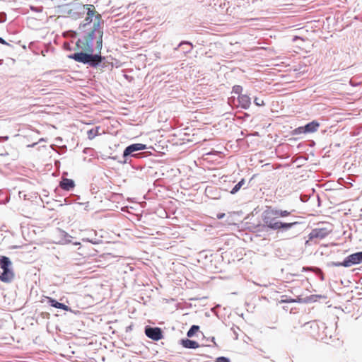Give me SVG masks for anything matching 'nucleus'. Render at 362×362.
Segmentation results:
<instances>
[{
    "mask_svg": "<svg viewBox=\"0 0 362 362\" xmlns=\"http://www.w3.org/2000/svg\"><path fill=\"white\" fill-rule=\"evenodd\" d=\"M92 68L103 69L107 66V59L101 56L104 21L92 5Z\"/></svg>",
    "mask_w": 362,
    "mask_h": 362,
    "instance_id": "f257e3e1",
    "label": "nucleus"
},
{
    "mask_svg": "<svg viewBox=\"0 0 362 362\" xmlns=\"http://www.w3.org/2000/svg\"><path fill=\"white\" fill-rule=\"evenodd\" d=\"M263 227H267L273 230L284 233L294 228L300 223L298 221L282 222L279 220V216L275 211V208L268 207L262 214Z\"/></svg>",
    "mask_w": 362,
    "mask_h": 362,
    "instance_id": "f03ea898",
    "label": "nucleus"
},
{
    "mask_svg": "<svg viewBox=\"0 0 362 362\" xmlns=\"http://www.w3.org/2000/svg\"><path fill=\"white\" fill-rule=\"evenodd\" d=\"M147 146L141 143L132 144L127 146L119 158L117 156L110 157L111 159L117 160L121 165L129 164L132 163V158H140L145 157V153L139 152L146 150Z\"/></svg>",
    "mask_w": 362,
    "mask_h": 362,
    "instance_id": "7ed1b4c3",
    "label": "nucleus"
},
{
    "mask_svg": "<svg viewBox=\"0 0 362 362\" xmlns=\"http://www.w3.org/2000/svg\"><path fill=\"white\" fill-rule=\"evenodd\" d=\"M0 268L3 270L0 274V280L4 283H11L13 280L15 274L9 257L0 256Z\"/></svg>",
    "mask_w": 362,
    "mask_h": 362,
    "instance_id": "20e7f679",
    "label": "nucleus"
},
{
    "mask_svg": "<svg viewBox=\"0 0 362 362\" xmlns=\"http://www.w3.org/2000/svg\"><path fill=\"white\" fill-rule=\"evenodd\" d=\"M95 272V271H92V287L93 286L98 293L105 294L104 291H107L109 286L107 284V281L99 279L97 276L98 274H94Z\"/></svg>",
    "mask_w": 362,
    "mask_h": 362,
    "instance_id": "39448f33",
    "label": "nucleus"
},
{
    "mask_svg": "<svg viewBox=\"0 0 362 362\" xmlns=\"http://www.w3.org/2000/svg\"><path fill=\"white\" fill-rule=\"evenodd\" d=\"M95 238H92V245H103V243H109V236L108 233L103 230L100 229L98 231L94 230Z\"/></svg>",
    "mask_w": 362,
    "mask_h": 362,
    "instance_id": "423d86ee",
    "label": "nucleus"
},
{
    "mask_svg": "<svg viewBox=\"0 0 362 362\" xmlns=\"http://www.w3.org/2000/svg\"><path fill=\"white\" fill-rule=\"evenodd\" d=\"M320 127V124L317 121H312L308 124H306L303 127H299L294 129V134H305V133H313L315 132L318 127Z\"/></svg>",
    "mask_w": 362,
    "mask_h": 362,
    "instance_id": "0eeeda50",
    "label": "nucleus"
},
{
    "mask_svg": "<svg viewBox=\"0 0 362 362\" xmlns=\"http://www.w3.org/2000/svg\"><path fill=\"white\" fill-rule=\"evenodd\" d=\"M76 46L81 49L90 51V32H85L76 41Z\"/></svg>",
    "mask_w": 362,
    "mask_h": 362,
    "instance_id": "6e6552de",
    "label": "nucleus"
},
{
    "mask_svg": "<svg viewBox=\"0 0 362 362\" xmlns=\"http://www.w3.org/2000/svg\"><path fill=\"white\" fill-rule=\"evenodd\" d=\"M145 334L148 338L154 341H158L163 338L162 329L157 327L146 326Z\"/></svg>",
    "mask_w": 362,
    "mask_h": 362,
    "instance_id": "1a4fd4ad",
    "label": "nucleus"
},
{
    "mask_svg": "<svg viewBox=\"0 0 362 362\" xmlns=\"http://www.w3.org/2000/svg\"><path fill=\"white\" fill-rule=\"evenodd\" d=\"M69 58L85 64L90 65V53L87 52H75L69 55Z\"/></svg>",
    "mask_w": 362,
    "mask_h": 362,
    "instance_id": "9d476101",
    "label": "nucleus"
},
{
    "mask_svg": "<svg viewBox=\"0 0 362 362\" xmlns=\"http://www.w3.org/2000/svg\"><path fill=\"white\" fill-rule=\"evenodd\" d=\"M331 232V230L327 228H317L313 229L309 234V239L313 240L315 238L323 239L327 237Z\"/></svg>",
    "mask_w": 362,
    "mask_h": 362,
    "instance_id": "9b49d317",
    "label": "nucleus"
},
{
    "mask_svg": "<svg viewBox=\"0 0 362 362\" xmlns=\"http://www.w3.org/2000/svg\"><path fill=\"white\" fill-rule=\"evenodd\" d=\"M362 262V251L355 252L346 257L345 258V264L349 267L355 264H358Z\"/></svg>",
    "mask_w": 362,
    "mask_h": 362,
    "instance_id": "f8f14e48",
    "label": "nucleus"
},
{
    "mask_svg": "<svg viewBox=\"0 0 362 362\" xmlns=\"http://www.w3.org/2000/svg\"><path fill=\"white\" fill-rule=\"evenodd\" d=\"M305 326H309L310 329H313V334H318L320 330L323 332L327 329L325 324L319 320H314L309 322H306Z\"/></svg>",
    "mask_w": 362,
    "mask_h": 362,
    "instance_id": "ddd939ff",
    "label": "nucleus"
},
{
    "mask_svg": "<svg viewBox=\"0 0 362 362\" xmlns=\"http://www.w3.org/2000/svg\"><path fill=\"white\" fill-rule=\"evenodd\" d=\"M193 47L192 42L189 41H182L174 49L177 50L179 48H181L184 54H188L192 52Z\"/></svg>",
    "mask_w": 362,
    "mask_h": 362,
    "instance_id": "4468645a",
    "label": "nucleus"
},
{
    "mask_svg": "<svg viewBox=\"0 0 362 362\" xmlns=\"http://www.w3.org/2000/svg\"><path fill=\"white\" fill-rule=\"evenodd\" d=\"M59 187L64 190L70 191L75 187V183L71 179L63 178L59 182Z\"/></svg>",
    "mask_w": 362,
    "mask_h": 362,
    "instance_id": "2eb2a0df",
    "label": "nucleus"
},
{
    "mask_svg": "<svg viewBox=\"0 0 362 362\" xmlns=\"http://www.w3.org/2000/svg\"><path fill=\"white\" fill-rule=\"evenodd\" d=\"M240 106L247 110L250 107L251 104V99L247 95H240L238 98Z\"/></svg>",
    "mask_w": 362,
    "mask_h": 362,
    "instance_id": "dca6fc26",
    "label": "nucleus"
},
{
    "mask_svg": "<svg viewBox=\"0 0 362 362\" xmlns=\"http://www.w3.org/2000/svg\"><path fill=\"white\" fill-rule=\"evenodd\" d=\"M47 303H49V305L50 306L54 307L55 308L62 309L64 310H70V308L68 305H66L62 303H59L57 300H55L52 298H50V297L47 298Z\"/></svg>",
    "mask_w": 362,
    "mask_h": 362,
    "instance_id": "f3484780",
    "label": "nucleus"
},
{
    "mask_svg": "<svg viewBox=\"0 0 362 362\" xmlns=\"http://www.w3.org/2000/svg\"><path fill=\"white\" fill-rule=\"evenodd\" d=\"M180 344L185 349H194L199 347L198 342L189 339H182L180 340Z\"/></svg>",
    "mask_w": 362,
    "mask_h": 362,
    "instance_id": "a211bd4d",
    "label": "nucleus"
},
{
    "mask_svg": "<svg viewBox=\"0 0 362 362\" xmlns=\"http://www.w3.org/2000/svg\"><path fill=\"white\" fill-rule=\"evenodd\" d=\"M275 211L276 213L277 214V216H279V217H282V218H284V217H287V216H289L290 218V221H296L294 220V218H296V216H293L292 215V213L295 211V210H291V211H287V210H282V209H276L275 208Z\"/></svg>",
    "mask_w": 362,
    "mask_h": 362,
    "instance_id": "6ab92c4d",
    "label": "nucleus"
},
{
    "mask_svg": "<svg viewBox=\"0 0 362 362\" xmlns=\"http://www.w3.org/2000/svg\"><path fill=\"white\" fill-rule=\"evenodd\" d=\"M245 185V180L242 178L230 191L231 194H235L243 187Z\"/></svg>",
    "mask_w": 362,
    "mask_h": 362,
    "instance_id": "aec40b11",
    "label": "nucleus"
},
{
    "mask_svg": "<svg viewBox=\"0 0 362 362\" xmlns=\"http://www.w3.org/2000/svg\"><path fill=\"white\" fill-rule=\"evenodd\" d=\"M199 329V326L195 325H192L191 327L189 328V329L187 332V337L190 338V337H194L195 333L197 332H198Z\"/></svg>",
    "mask_w": 362,
    "mask_h": 362,
    "instance_id": "412c9836",
    "label": "nucleus"
},
{
    "mask_svg": "<svg viewBox=\"0 0 362 362\" xmlns=\"http://www.w3.org/2000/svg\"><path fill=\"white\" fill-rule=\"evenodd\" d=\"M242 90H243V87L239 85H235L232 89V92L235 94H238V95H241L240 93H241Z\"/></svg>",
    "mask_w": 362,
    "mask_h": 362,
    "instance_id": "4be33fe9",
    "label": "nucleus"
},
{
    "mask_svg": "<svg viewBox=\"0 0 362 362\" xmlns=\"http://www.w3.org/2000/svg\"><path fill=\"white\" fill-rule=\"evenodd\" d=\"M345 264V259L342 262H330V265L333 267H349V265L344 264Z\"/></svg>",
    "mask_w": 362,
    "mask_h": 362,
    "instance_id": "5701e85b",
    "label": "nucleus"
},
{
    "mask_svg": "<svg viewBox=\"0 0 362 362\" xmlns=\"http://www.w3.org/2000/svg\"><path fill=\"white\" fill-rule=\"evenodd\" d=\"M254 103L257 106H262L264 105V101L259 98H255L254 99Z\"/></svg>",
    "mask_w": 362,
    "mask_h": 362,
    "instance_id": "b1692460",
    "label": "nucleus"
},
{
    "mask_svg": "<svg viewBox=\"0 0 362 362\" xmlns=\"http://www.w3.org/2000/svg\"><path fill=\"white\" fill-rule=\"evenodd\" d=\"M216 362H230V361L227 357L220 356L216 358Z\"/></svg>",
    "mask_w": 362,
    "mask_h": 362,
    "instance_id": "393cba45",
    "label": "nucleus"
},
{
    "mask_svg": "<svg viewBox=\"0 0 362 362\" xmlns=\"http://www.w3.org/2000/svg\"><path fill=\"white\" fill-rule=\"evenodd\" d=\"M0 44L6 45L8 47H10L11 48H13V45H11L9 42H6L4 38L0 37Z\"/></svg>",
    "mask_w": 362,
    "mask_h": 362,
    "instance_id": "a878e982",
    "label": "nucleus"
},
{
    "mask_svg": "<svg viewBox=\"0 0 362 362\" xmlns=\"http://www.w3.org/2000/svg\"><path fill=\"white\" fill-rule=\"evenodd\" d=\"M6 21V14L4 12L0 13V23H4Z\"/></svg>",
    "mask_w": 362,
    "mask_h": 362,
    "instance_id": "bb28decb",
    "label": "nucleus"
},
{
    "mask_svg": "<svg viewBox=\"0 0 362 362\" xmlns=\"http://www.w3.org/2000/svg\"><path fill=\"white\" fill-rule=\"evenodd\" d=\"M90 5H86V20L88 21L89 18H90V8L89 7Z\"/></svg>",
    "mask_w": 362,
    "mask_h": 362,
    "instance_id": "cd10ccee",
    "label": "nucleus"
},
{
    "mask_svg": "<svg viewBox=\"0 0 362 362\" xmlns=\"http://www.w3.org/2000/svg\"><path fill=\"white\" fill-rule=\"evenodd\" d=\"M99 102V98L98 96H95L92 94V103H98Z\"/></svg>",
    "mask_w": 362,
    "mask_h": 362,
    "instance_id": "c85d7f7f",
    "label": "nucleus"
},
{
    "mask_svg": "<svg viewBox=\"0 0 362 362\" xmlns=\"http://www.w3.org/2000/svg\"><path fill=\"white\" fill-rule=\"evenodd\" d=\"M98 129H99V127H95V132H94V129L92 128V138L94 137L95 135H97L98 134Z\"/></svg>",
    "mask_w": 362,
    "mask_h": 362,
    "instance_id": "c756f323",
    "label": "nucleus"
},
{
    "mask_svg": "<svg viewBox=\"0 0 362 362\" xmlns=\"http://www.w3.org/2000/svg\"><path fill=\"white\" fill-rule=\"evenodd\" d=\"M224 216H225V214L224 213H218L216 215V217H217L218 219H222Z\"/></svg>",
    "mask_w": 362,
    "mask_h": 362,
    "instance_id": "7c9ffc66",
    "label": "nucleus"
},
{
    "mask_svg": "<svg viewBox=\"0 0 362 362\" xmlns=\"http://www.w3.org/2000/svg\"><path fill=\"white\" fill-rule=\"evenodd\" d=\"M8 139V136H0V142L7 141Z\"/></svg>",
    "mask_w": 362,
    "mask_h": 362,
    "instance_id": "2f4dec72",
    "label": "nucleus"
},
{
    "mask_svg": "<svg viewBox=\"0 0 362 362\" xmlns=\"http://www.w3.org/2000/svg\"><path fill=\"white\" fill-rule=\"evenodd\" d=\"M298 40L303 41V39L302 37H298V36H294L293 38V42H296Z\"/></svg>",
    "mask_w": 362,
    "mask_h": 362,
    "instance_id": "473e14b6",
    "label": "nucleus"
},
{
    "mask_svg": "<svg viewBox=\"0 0 362 362\" xmlns=\"http://www.w3.org/2000/svg\"><path fill=\"white\" fill-rule=\"evenodd\" d=\"M30 9H31L32 11H35V12H39V11H40V10L38 8L35 7V6H30Z\"/></svg>",
    "mask_w": 362,
    "mask_h": 362,
    "instance_id": "72a5a7b5",
    "label": "nucleus"
},
{
    "mask_svg": "<svg viewBox=\"0 0 362 362\" xmlns=\"http://www.w3.org/2000/svg\"><path fill=\"white\" fill-rule=\"evenodd\" d=\"M298 234H299V231H298V230L293 231V232L291 233V237H296V236H297Z\"/></svg>",
    "mask_w": 362,
    "mask_h": 362,
    "instance_id": "f704fd0d",
    "label": "nucleus"
},
{
    "mask_svg": "<svg viewBox=\"0 0 362 362\" xmlns=\"http://www.w3.org/2000/svg\"><path fill=\"white\" fill-rule=\"evenodd\" d=\"M61 233H62V235H63L64 236V238H69L70 237V235H69L68 233H66L65 231L62 230Z\"/></svg>",
    "mask_w": 362,
    "mask_h": 362,
    "instance_id": "c9c22d12",
    "label": "nucleus"
},
{
    "mask_svg": "<svg viewBox=\"0 0 362 362\" xmlns=\"http://www.w3.org/2000/svg\"><path fill=\"white\" fill-rule=\"evenodd\" d=\"M283 302H287V303H291V302H296L295 300L293 299H290V300H282Z\"/></svg>",
    "mask_w": 362,
    "mask_h": 362,
    "instance_id": "e433bc0d",
    "label": "nucleus"
},
{
    "mask_svg": "<svg viewBox=\"0 0 362 362\" xmlns=\"http://www.w3.org/2000/svg\"><path fill=\"white\" fill-rule=\"evenodd\" d=\"M86 134H87L88 138L90 139V134H91L90 129L88 130Z\"/></svg>",
    "mask_w": 362,
    "mask_h": 362,
    "instance_id": "4c0bfd02",
    "label": "nucleus"
},
{
    "mask_svg": "<svg viewBox=\"0 0 362 362\" xmlns=\"http://www.w3.org/2000/svg\"><path fill=\"white\" fill-rule=\"evenodd\" d=\"M93 218L95 220H97L99 218V215L97 213H95L93 216Z\"/></svg>",
    "mask_w": 362,
    "mask_h": 362,
    "instance_id": "58836bf2",
    "label": "nucleus"
},
{
    "mask_svg": "<svg viewBox=\"0 0 362 362\" xmlns=\"http://www.w3.org/2000/svg\"><path fill=\"white\" fill-rule=\"evenodd\" d=\"M103 222H104L105 223H106V222H107V218H105L103 220Z\"/></svg>",
    "mask_w": 362,
    "mask_h": 362,
    "instance_id": "ea45409f",
    "label": "nucleus"
},
{
    "mask_svg": "<svg viewBox=\"0 0 362 362\" xmlns=\"http://www.w3.org/2000/svg\"><path fill=\"white\" fill-rule=\"evenodd\" d=\"M95 250V252H99L98 249L92 248V250Z\"/></svg>",
    "mask_w": 362,
    "mask_h": 362,
    "instance_id": "a19ab883",
    "label": "nucleus"
},
{
    "mask_svg": "<svg viewBox=\"0 0 362 362\" xmlns=\"http://www.w3.org/2000/svg\"><path fill=\"white\" fill-rule=\"evenodd\" d=\"M3 59H0V65L3 64Z\"/></svg>",
    "mask_w": 362,
    "mask_h": 362,
    "instance_id": "79ce46f5",
    "label": "nucleus"
},
{
    "mask_svg": "<svg viewBox=\"0 0 362 362\" xmlns=\"http://www.w3.org/2000/svg\"><path fill=\"white\" fill-rule=\"evenodd\" d=\"M214 339H214V337H211V341H214Z\"/></svg>",
    "mask_w": 362,
    "mask_h": 362,
    "instance_id": "37998d69",
    "label": "nucleus"
},
{
    "mask_svg": "<svg viewBox=\"0 0 362 362\" xmlns=\"http://www.w3.org/2000/svg\"><path fill=\"white\" fill-rule=\"evenodd\" d=\"M247 187H248V185H246V186H245L243 188H244V189H247Z\"/></svg>",
    "mask_w": 362,
    "mask_h": 362,
    "instance_id": "c03bdc74",
    "label": "nucleus"
},
{
    "mask_svg": "<svg viewBox=\"0 0 362 362\" xmlns=\"http://www.w3.org/2000/svg\"><path fill=\"white\" fill-rule=\"evenodd\" d=\"M321 279L323 280V275H322V274H321Z\"/></svg>",
    "mask_w": 362,
    "mask_h": 362,
    "instance_id": "a18cd8bd",
    "label": "nucleus"
},
{
    "mask_svg": "<svg viewBox=\"0 0 362 362\" xmlns=\"http://www.w3.org/2000/svg\"><path fill=\"white\" fill-rule=\"evenodd\" d=\"M65 242H70V240H69L66 239V240H65Z\"/></svg>",
    "mask_w": 362,
    "mask_h": 362,
    "instance_id": "49530a36",
    "label": "nucleus"
}]
</instances>
